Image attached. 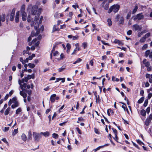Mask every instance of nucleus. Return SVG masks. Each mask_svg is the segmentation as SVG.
<instances>
[{"instance_id":"obj_1","label":"nucleus","mask_w":152,"mask_h":152,"mask_svg":"<svg viewBox=\"0 0 152 152\" xmlns=\"http://www.w3.org/2000/svg\"><path fill=\"white\" fill-rule=\"evenodd\" d=\"M39 18V16H36L35 17V19L34 20V21H32L31 24V26L32 27L34 25V29L35 30H37V28L39 27V23H41L42 22V21L43 18V17L42 16H41L39 23H38L37 22V20H38Z\"/></svg>"},{"instance_id":"obj_2","label":"nucleus","mask_w":152,"mask_h":152,"mask_svg":"<svg viewBox=\"0 0 152 152\" xmlns=\"http://www.w3.org/2000/svg\"><path fill=\"white\" fill-rule=\"evenodd\" d=\"M120 8V6L118 4H115L111 6L109 8L108 12L109 13H110L112 11L114 13L117 12Z\"/></svg>"},{"instance_id":"obj_3","label":"nucleus","mask_w":152,"mask_h":152,"mask_svg":"<svg viewBox=\"0 0 152 152\" xmlns=\"http://www.w3.org/2000/svg\"><path fill=\"white\" fill-rule=\"evenodd\" d=\"M12 103L14 104L11 106V107L12 108L14 109L18 106L19 103L16 97H14L12 99Z\"/></svg>"},{"instance_id":"obj_4","label":"nucleus","mask_w":152,"mask_h":152,"mask_svg":"<svg viewBox=\"0 0 152 152\" xmlns=\"http://www.w3.org/2000/svg\"><path fill=\"white\" fill-rule=\"evenodd\" d=\"M25 7L23 6L22 7L21 9V13L22 14V18L23 21L26 20L27 18V14L26 12H24Z\"/></svg>"},{"instance_id":"obj_5","label":"nucleus","mask_w":152,"mask_h":152,"mask_svg":"<svg viewBox=\"0 0 152 152\" xmlns=\"http://www.w3.org/2000/svg\"><path fill=\"white\" fill-rule=\"evenodd\" d=\"M41 134L37 133L36 132L33 133V136L35 139L37 141H38L39 139L41 137Z\"/></svg>"},{"instance_id":"obj_6","label":"nucleus","mask_w":152,"mask_h":152,"mask_svg":"<svg viewBox=\"0 0 152 152\" xmlns=\"http://www.w3.org/2000/svg\"><path fill=\"white\" fill-rule=\"evenodd\" d=\"M37 9L38 7L37 6H33L32 8L31 14L32 15H35L37 12Z\"/></svg>"},{"instance_id":"obj_7","label":"nucleus","mask_w":152,"mask_h":152,"mask_svg":"<svg viewBox=\"0 0 152 152\" xmlns=\"http://www.w3.org/2000/svg\"><path fill=\"white\" fill-rule=\"evenodd\" d=\"M143 17L144 16L142 14H139L135 17L134 20H136L137 19L138 20H140L142 19Z\"/></svg>"},{"instance_id":"obj_8","label":"nucleus","mask_w":152,"mask_h":152,"mask_svg":"<svg viewBox=\"0 0 152 152\" xmlns=\"http://www.w3.org/2000/svg\"><path fill=\"white\" fill-rule=\"evenodd\" d=\"M20 94L22 96L24 99V102L25 103L26 102V98L27 97V94L23 91H20Z\"/></svg>"},{"instance_id":"obj_9","label":"nucleus","mask_w":152,"mask_h":152,"mask_svg":"<svg viewBox=\"0 0 152 152\" xmlns=\"http://www.w3.org/2000/svg\"><path fill=\"white\" fill-rule=\"evenodd\" d=\"M133 28L135 31H140L142 29L141 27L140 26L138 25L137 24L133 25Z\"/></svg>"},{"instance_id":"obj_10","label":"nucleus","mask_w":152,"mask_h":152,"mask_svg":"<svg viewBox=\"0 0 152 152\" xmlns=\"http://www.w3.org/2000/svg\"><path fill=\"white\" fill-rule=\"evenodd\" d=\"M15 10L13 9L11 12L10 15V20L11 21H12L13 20L15 16Z\"/></svg>"},{"instance_id":"obj_11","label":"nucleus","mask_w":152,"mask_h":152,"mask_svg":"<svg viewBox=\"0 0 152 152\" xmlns=\"http://www.w3.org/2000/svg\"><path fill=\"white\" fill-rule=\"evenodd\" d=\"M5 14H3L1 17L0 15V26H1V21L2 22H4L5 20Z\"/></svg>"},{"instance_id":"obj_12","label":"nucleus","mask_w":152,"mask_h":152,"mask_svg":"<svg viewBox=\"0 0 152 152\" xmlns=\"http://www.w3.org/2000/svg\"><path fill=\"white\" fill-rule=\"evenodd\" d=\"M142 62L146 67H148L150 66L149 62V61H147L146 59H144L143 61Z\"/></svg>"},{"instance_id":"obj_13","label":"nucleus","mask_w":152,"mask_h":152,"mask_svg":"<svg viewBox=\"0 0 152 152\" xmlns=\"http://www.w3.org/2000/svg\"><path fill=\"white\" fill-rule=\"evenodd\" d=\"M37 39H34L33 40L32 42L33 44H34L35 46H38L39 44V42L37 41Z\"/></svg>"},{"instance_id":"obj_14","label":"nucleus","mask_w":152,"mask_h":152,"mask_svg":"<svg viewBox=\"0 0 152 152\" xmlns=\"http://www.w3.org/2000/svg\"><path fill=\"white\" fill-rule=\"evenodd\" d=\"M56 96V95L55 94H53L51 95L50 101L51 102H53L55 101Z\"/></svg>"},{"instance_id":"obj_15","label":"nucleus","mask_w":152,"mask_h":152,"mask_svg":"<svg viewBox=\"0 0 152 152\" xmlns=\"http://www.w3.org/2000/svg\"><path fill=\"white\" fill-rule=\"evenodd\" d=\"M19 12L18 11L16 12L15 18V21L16 23H18L19 21Z\"/></svg>"},{"instance_id":"obj_16","label":"nucleus","mask_w":152,"mask_h":152,"mask_svg":"<svg viewBox=\"0 0 152 152\" xmlns=\"http://www.w3.org/2000/svg\"><path fill=\"white\" fill-rule=\"evenodd\" d=\"M39 32L38 31H37L36 33H35L34 31H33L31 32V36L32 37H33L34 36H37L39 34Z\"/></svg>"},{"instance_id":"obj_17","label":"nucleus","mask_w":152,"mask_h":152,"mask_svg":"<svg viewBox=\"0 0 152 152\" xmlns=\"http://www.w3.org/2000/svg\"><path fill=\"white\" fill-rule=\"evenodd\" d=\"M40 134L43 135L45 137H48L50 135L49 133L47 131L45 132H41Z\"/></svg>"},{"instance_id":"obj_18","label":"nucleus","mask_w":152,"mask_h":152,"mask_svg":"<svg viewBox=\"0 0 152 152\" xmlns=\"http://www.w3.org/2000/svg\"><path fill=\"white\" fill-rule=\"evenodd\" d=\"M21 138L22 140L24 141H26L27 140V137L26 134L24 133H23L21 135Z\"/></svg>"},{"instance_id":"obj_19","label":"nucleus","mask_w":152,"mask_h":152,"mask_svg":"<svg viewBox=\"0 0 152 152\" xmlns=\"http://www.w3.org/2000/svg\"><path fill=\"white\" fill-rule=\"evenodd\" d=\"M10 110V107H8L5 110L4 112V115H7Z\"/></svg>"},{"instance_id":"obj_20","label":"nucleus","mask_w":152,"mask_h":152,"mask_svg":"<svg viewBox=\"0 0 152 152\" xmlns=\"http://www.w3.org/2000/svg\"><path fill=\"white\" fill-rule=\"evenodd\" d=\"M151 121L147 119L145 122V124L146 126H148L149 125V123L151 122Z\"/></svg>"},{"instance_id":"obj_21","label":"nucleus","mask_w":152,"mask_h":152,"mask_svg":"<svg viewBox=\"0 0 152 152\" xmlns=\"http://www.w3.org/2000/svg\"><path fill=\"white\" fill-rule=\"evenodd\" d=\"M140 113L143 116H145L146 115V111L143 109L141 111Z\"/></svg>"},{"instance_id":"obj_22","label":"nucleus","mask_w":152,"mask_h":152,"mask_svg":"<svg viewBox=\"0 0 152 152\" xmlns=\"http://www.w3.org/2000/svg\"><path fill=\"white\" fill-rule=\"evenodd\" d=\"M144 97H142L138 101V103L140 104L142 103L144 101Z\"/></svg>"},{"instance_id":"obj_23","label":"nucleus","mask_w":152,"mask_h":152,"mask_svg":"<svg viewBox=\"0 0 152 152\" xmlns=\"http://www.w3.org/2000/svg\"><path fill=\"white\" fill-rule=\"evenodd\" d=\"M96 99V103L98 102L99 103L100 102L99 96V95H97V96H95Z\"/></svg>"},{"instance_id":"obj_24","label":"nucleus","mask_w":152,"mask_h":152,"mask_svg":"<svg viewBox=\"0 0 152 152\" xmlns=\"http://www.w3.org/2000/svg\"><path fill=\"white\" fill-rule=\"evenodd\" d=\"M32 138V134L31 131H29L28 137V140H30Z\"/></svg>"},{"instance_id":"obj_25","label":"nucleus","mask_w":152,"mask_h":152,"mask_svg":"<svg viewBox=\"0 0 152 152\" xmlns=\"http://www.w3.org/2000/svg\"><path fill=\"white\" fill-rule=\"evenodd\" d=\"M22 111L21 109V108L19 107L18 108L16 111V114H19V113L20 112Z\"/></svg>"},{"instance_id":"obj_26","label":"nucleus","mask_w":152,"mask_h":152,"mask_svg":"<svg viewBox=\"0 0 152 152\" xmlns=\"http://www.w3.org/2000/svg\"><path fill=\"white\" fill-rule=\"evenodd\" d=\"M75 46L76 47V48L75 49H76L77 50L79 51L80 50V48L79 46V45L78 43H76L75 45Z\"/></svg>"},{"instance_id":"obj_27","label":"nucleus","mask_w":152,"mask_h":152,"mask_svg":"<svg viewBox=\"0 0 152 152\" xmlns=\"http://www.w3.org/2000/svg\"><path fill=\"white\" fill-rule=\"evenodd\" d=\"M58 30V28L57 27L56 25H54L53 27V32Z\"/></svg>"},{"instance_id":"obj_28","label":"nucleus","mask_w":152,"mask_h":152,"mask_svg":"<svg viewBox=\"0 0 152 152\" xmlns=\"http://www.w3.org/2000/svg\"><path fill=\"white\" fill-rule=\"evenodd\" d=\"M137 9H138V7L137 6H136L135 7L134 9L133 10V11L132 12V13L133 14H134V13H135L137 12Z\"/></svg>"},{"instance_id":"obj_29","label":"nucleus","mask_w":152,"mask_h":152,"mask_svg":"<svg viewBox=\"0 0 152 152\" xmlns=\"http://www.w3.org/2000/svg\"><path fill=\"white\" fill-rule=\"evenodd\" d=\"M122 108L124 109V110L125 111H126L129 114V112L128 111V110L126 107H125L123 105L122 106Z\"/></svg>"},{"instance_id":"obj_30","label":"nucleus","mask_w":152,"mask_h":152,"mask_svg":"<svg viewBox=\"0 0 152 152\" xmlns=\"http://www.w3.org/2000/svg\"><path fill=\"white\" fill-rule=\"evenodd\" d=\"M150 51L149 50H147L145 52V56L146 57H147L149 55L150 53Z\"/></svg>"},{"instance_id":"obj_31","label":"nucleus","mask_w":152,"mask_h":152,"mask_svg":"<svg viewBox=\"0 0 152 152\" xmlns=\"http://www.w3.org/2000/svg\"><path fill=\"white\" fill-rule=\"evenodd\" d=\"M28 66L31 68H33L35 67V65L34 64L29 63L28 64Z\"/></svg>"},{"instance_id":"obj_32","label":"nucleus","mask_w":152,"mask_h":152,"mask_svg":"<svg viewBox=\"0 0 152 152\" xmlns=\"http://www.w3.org/2000/svg\"><path fill=\"white\" fill-rule=\"evenodd\" d=\"M18 132V129H14V131L12 133V135L14 136L16 134H17Z\"/></svg>"},{"instance_id":"obj_33","label":"nucleus","mask_w":152,"mask_h":152,"mask_svg":"<svg viewBox=\"0 0 152 152\" xmlns=\"http://www.w3.org/2000/svg\"><path fill=\"white\" fill-rule=\"evenodd\" d=\"M26 86H27V85L25 83H24L23 85H22V84L20 85V87L21 89L23 90V88H26Z\"/></svg>"},{"instance_id":"obj_34","label":"nucleus","mask_w":152,"mask_h":152,"mask_svg":"<svg viewBox=\"0 0 152 152\" xmlns=\"http://www.w3.org/2000/svg\"><path fill=\"white\" fill-rule=\"evenodd\" d=\"M52 136L53 138L55 139H57L58 138V134L55 133H54L52 134Z\"/></svg>"},{"instance_id":"obj_35","label":"nucleus","mask_w":152,"mask_h":152,"mask_svg":"<svg viewBox=\"0 0 152 152\" xmlns=\"http://www.w3.org/2000/svg\"><path fill=\"white\" fill-rule=\"evenodd\" d=\"M107 23L108 24V25L109 26H110L112 25V22L111 19H107Z\"/></svg>"},{"instance_id":"obj_36","label":"nucleus","mask_w":152,"mask_h":152,"mask_svg":"<svg viewBox=\"0 0 152 152\" xmlns=\"http://www.w3.org/2000/svg\"><path fill=\"white\" fill-rule=\"evenodd\" d=\"M145 39L146 38L144 37H143L140 39V41L141 42H143L145 41Z\"/></svg>"},{"instance_id":"obj_37","label":"nucleus","mask_w":152,"mask_h":152,"mask_svg":"<svg viewBox=\"0 0 152 152\" xmlns=\"http://www.w3.org/2000/svg\"><path fill=\"white\" fill-rule=\"evenodd\" d=\"M110 112L111 113H113V111L111 110L108 109L107 111V113L109 116H110Z\"/></svg>"},{"instance_id":"obj_38","label":"nucleus","mask_w":152,"mask_h":152,"mask_svg":"<svg viewBox=\"0 0 152 152\" xmlns=\"http://www.w3.org/2000/svg\"><path fill=\"white\" fill-rule=\"evenodd\" d=\"M151 34L150 33H148L144 36L146 39L148 38L150 36Z\"/></svg>"},{"instance_id":"obj_39","label":"nucleus","mask_w":152,"mask_h":152,"mask_svg":"<svg viewBox=\"0 0 152 152\" xmlns=\"http://www.w3.org/2000/svg\"><path fill=\"white\" fill-rule=\"evenodd\" d=\"M59 54L57 51H56L53 53V55L54 56H56L59 55Z\"/></svg>"},{"instance_id":"obj_40","label":"nucleus","mask_w":152,"mask_h":152,"mask_svg":"<svg viewBox=\"0 0 152 152\" xmlns=\"http://www.w3.org/2000/svg\"><path fill=\"white\" fill-rule=\"evenodd\" d=\"M87 46V44L86 43L84 42L83 43L82 45V47L84 48V49H85L86 47Z\"/></svg>"},{"instance_id":"obj_41","label":"nucleus","mask_w":152,"mask_h":152,"mask_svg":"<svg viewBox=\"0 0 152 152\" xmlns=\"http://www.w3.org/2000/svg\"><path fill=\"white\" fill-rule=\"evenodd\" d=\"M148 99H146L145 100V101L144 103L143 104V106L144 107H145L147 106V105L148 104Z\"/></svg>"},{"instance_id":"obj_42","label":"nucleus","mask_w":152,"mask_h":152,"mask_svg":"<svg viewBox=\"0 0 152 152\" xmlns=\"http://www.w3.org/2000/svg\"><path fill=\"white\" fill-rule=\"evenodd\" d=\"M148 47V45L147 44H145L142 47V50H145Z\"/></svg>"},{"instance_id":"obj_43","label":"nucleus","mask_w":152,"mask_h":152,"mask_svg":"<svg viewBox=\"0 0 152 152\" xmlns=\"http://www.w3.org/2000/svg\"><path fill=\"white\" fill-rule=\"evenodd\" d=\"M28 79L26 77H25L24 78H23L22 79V81L23 82H28Z\"/></svg>"},{"instance_id":"obj_44","label":"nucleus","mask_w":152,"mask_h":152,"mask_svg":"<svg viewBox=\"0 0 152 152\" xmlns=\"http://www.w3.org/2000/svg\"><path fill=\"white\" fill-rule=\"evenodd\" d=\"M9 127H5L4 129H3V131L4 132H6L8 131L9 130Z\"/></svg>"},{"instance_id":"obj_45","label":"nucleus","mask_w":152,"mask_h":152,"mask_svg":"<svg viewBox=\"0 0 152 152\" xmlns=\"http://www.w3.org/2000/svg\"><path fill=\"white\" fill-rule=\"evenodd\" d=\"M65 69L64 67H63V66L61 68H60L58 69V72H61L63 71Z\"/></svg>"},{"instance_id":"obj_46","label":"nucleus","mask_w":152,"mask_h":152,"mask_svg":"<svg viewBox=\"0 0 152 152\" xmlns=\"http://www.w3.org/2000/svg\"><path fill=\"white\" fill-rule=\"evenodd\" d=\"M66 47L67 48V49H70L71 45L70 44L67 43L66 45Z\"/></svg>"},{"instance_id":"obj_47","label":"nucleus","mask_w":152,"mask_h":152,"mask_svg":"<svg viewBox=\"0 0 152 152\" xmlns=\"http://www.w3.org/2000/svg\"><path fill=\"white\" fill-rule=\"evenodd\" d=\"M119 23L120 24H123L124 23V19L123 18H121L120 21Z\"/></svg>"},{"instance_id":"obj_48","label":"nucleus","mask_w":152,"mask_h":152,"mask_svg":"<svg viewBox=\"0 0 152 152\" xmlns=\"http://www.w3.org/2000/svg\"><path fill=\"white\" fill-rule=\"evenodd\" d=\"M112 129L115 135L116 136V134H117V130L115 129H114L113 128H112Z\"/></svg>"},{"instance_id":"obj_49","label":"nucleus","mask_w":152,"mask_h":152,"mask_svg":"<svg viewBox=\"0 0 152 152\" xmlns=\"http://www.w3.org/2000/svg\"><path fill=\"white\" fill-rule=\"evenodd\" d=\"M150 107H147L146 110V112L148 114L150 112Z\"/></svg>"},{"instance_id":"obj_50","label":"nucleus","mask_w":152,"mask_h":152,"mask_svg":"<svg viewBox=\"0 0 152 152\" xmlns=\"http://www.w3.org/2000/svg\"><path fill=\"white\" fill-rule=\"evenodd\" d=\"M109 8V4H106L105 5L104 8L105 10H107Z\"/></svg>"},{"instance_id":"obj_51","label":"nucleus","mask_w":152,"mask_h":152,"mask_svg":"<svg viewBox=\"0 0 152 152\" xmlns=\"http://www.w3.org/2000/svg\"><path fill=\"white\" fill-rule=\"evenodd\" d=\"M31 18L30 17V16L28 15V18L27 19V20L28 22H29L31 21Z\"/></svg>"},{"instance_id":"obj_52","label":"nucleus","mask_w":152,"mask_h":152,"mask_svg":"<svg viewBox=\"0 0 152 152\" xmlns=\"http://www.w3.org/2000/svg\"><path fill=\"white\" fill-rule=\"evenodd\" d=\"M76 129L79 134H81V131L78 127H76Z\"/></svg>"},{"instance_id":"obj_53","label":"nucleus","mask_w":152,"mask_h":152,"mask_svg":"<svg viewBox=\"0 0 152 152\" xmlns=\"http://www.w3.org/2000/svg\"><path fill=\"white\" fill-rule=\"evenodd\" d=\"M152 96V93H150L148 94V97L149 99H150L151 97Z\"/></svg>"},{"instance_id":"obj_54","label":"nucleus","mask_w":152,"mask_h":152,"mask_svg":"<svg viewBox=\"0 0 152 152\" xmlns=\"http://www.w3.org/2000/svg\"><path fill=\"white\" fill-rule=\"evenodd\" d=\"M20 60L21 62L23 64H25V61H23V58L22 57H20Z\"/></svg>"},{"instance_id":"obj_55","label":"nucleus","mask_w":152,"mask_h":152,"mask_svg":"<svg viewBox=\"0 0 152 152\" xmlns=\"http://www.w3.org/2000/svg\"><path fill=\"white\" fill-rule=\"evenodd\" d=\"M130 16H131V13H128L126 16V19H129L130 18Z\"/></svg>"},{"instance_id":"obj_56","label":"nucleus","mask_w":152,"mask_h":152,"mask_svg":"<svg viewBox=\"0 0 152 152\" xmlns=\"http://www.w3.org/2000/svg\"><path fill=\"white\" fill-rule=\"evenodd\" d=\"M94 59L91 60L90 61V64L91 65V66H93V65L94 63Z\"/></svg>"},{"instance_id":"obj_57","label":"nucleus","mask_w":152,"mask_h":152,"mask_svg":"<svg viewBox=\"0 0 152 152\" xmlns=\"http://www.w3.org/2000/svg\"><path fill=\"white\" fill-rule=\"evenodd\" d=\"M9 96V95L8 94H7L5 96L4 100L5 101H6L7 100V99L8 98V97Z\"/></svg>"},{"instance_id":"obj_58","label":"nucleus","mask_w":152,"mask_h":152,"mask_svg":"<svg viewBox=\"0 0 152 152\" xmlns=\"http://www.w3.org/2000/svg\"><path fill=\"white\" fill-rule=\"evenodd\" d=\"M137 142L140 145H141L142 144H143V143L139 140H137Z\"/></svg>"},{"instance_id":"obj_59","label":"nucleus","mask_w":152,"mask_h":152,"mask_svg":"<svg viewBox=\"0 0 152 152\" xmlns=\"http://www.w3.org/2000/svg\"><path fill=\"white\" fill-rule=\"evenodd\" d=\"M147 119L151 121L152 119V115L151 114L149 115V117Z\"/></svg>"},{"instance_id":"obj_60","label":"nucleus","mask_w":152,"mask_h":152,"mask_svg":"<svg viewBox=\"0 0 152 152\" xmlns=\"http://www.w3.org/2000/svg\"><path fill=\"white\" fill-rule=\"evenodd\" d=\"M12 103V99H10L8 102V105L10 106L11 104Z\"/></svg>"},{"instance_id":"obj_61","label":"nucleus","mask_w":152,"mask_h":152,"mask_svg":"<svg viewBox=\"0 0 152 152\" xmlns=\"http://www.w3.org/2000/svg\"><path fill=\"white\" fill-rule=\"evenodd\" d=\"M120 40L118 39H115L114 41V42L116 44H119Z\"/></svg>"},{"instance_id":"obj_62","label":"nucleus","mask_w":152,"mask_h":152,"mask_svg":"<svg viewBox=\"0 0 152 152\" xmlns=\"http://www.w3.org/2000/svg\"><path fill=\"white\" fill-rule=\"evenodd\" d=\"M132 33V31L131 30H129L127 32V34L128 35H129L131 34Z\"/></svg>"},{"instance_id":"obj_63","label":"nucleus","mask_w":152,"mask_h":152,"mask_svg":"<svg viewBox=\"0 0 152 152\" xmlns=\"http://www.w3.org/2000/svg\"><path fill=\"white\" fill-rule=\"evenodd\" d=\"M151 76V75L149 74H146L145 75L146 77L148 78H149Z\"/></svg>"},{"instance_id":"obj_64","label":"nucleus","mask_w":152,"mask_h":152,"mask_svg":"<svg viewBox=\"0 0 152 152\" xmlns=\"http://www.w3.org/2000/svg\"><path fill=\"white\" fill-rule=\"evenodd\" d=\"M78 120L79 121H83V119L82 117H79L78 118Z\"/></svg>"}]
</instances>
